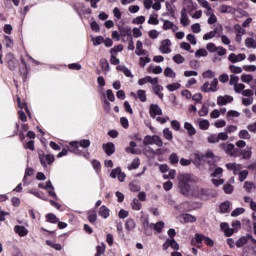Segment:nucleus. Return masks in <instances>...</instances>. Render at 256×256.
Masks as SVG:
<instances>
[{
	"mask_svg": "<svg viewBox=\"0 0 256 256\" xmlns=\"http://www.w3.org/2000/svg\"><path fill=\"white\" fill-rule=\"evenodd\" d=\"M245 47L247 49H256V40L253 37H248L245 40Z\"/></svg>",
	"mask_w": 256,
	"mask_h": 256,
	"instance_id": "obj_26",
	"label": "nucleus"
},
{
	"mask_svg": "<svg viewBox=\"0 0 256 256\" xmlns=\"http://www.w3.org/2000/svg\"><path fill=\"white\" fill-rule=\"evenodd\" d=\"M183 9H186V11H194L195 4L193 0H183Z\"/></svg>",
	"mask_w": 256,
	"mask_h": 256,
	"instance_id": "obj_28",
	"label": "nucleus"
},
{
	"mask_svg": "<svg viewBox=\"0 0 256 256\" xmlns=\"http://www.w3.org/2000/svg\"><path fill=\"white\" fill-rule=\"evenodd\" d=\"M211 177H223V168L217 167L215 168L214 172L211 174Z\"/></svg>",
	"mask_w": 256,
	"mask_h": 256,
	"instance_id": "obj_58",
	"label": "nucleus"
},
{
	"mask_svg": "<svg viewBox=\"0 0 256 256\" xmlns=\"http://www.w3.org/2000/svg\"><path fill=\"white\" fill-rule=\"evenodd\" d=\"M158 15L153 14L149 17L148 19V24L149 25H159V19H157Z\"/></svg>",
	"mask_w": 256,
	"mask_h": 256,
	"instance_id": "obj_49",
	"label": "nucleus"
},
{
	"mask_svg": "<svg viewBox=\"0 0 256 256\" xmlns=\"http://www.w3.org/2000/svg\"><path fill=\"white\" fill-rule=\"evenodd\" d=\"M34 174V170L32 168H26L24 178H23V183H27V178L32 177Z\"/></svg>",
	"mask_w": 256,
	"mask_h": 256,
	"instance_id": "obj_56",
	"label": "nucleus"
},
{
	"mask_svg": "<svg viewBox=\"0 0 256 256\" xmlns=\"http://www.w3.org/2000/svg\"><path fill=\"white\" fill-rule=\"evenodd\" d=\"M78 146L82 147V149H87L91 146V141L87 139H83L80 142L78 141Z\"/></svg>",
	"mask_w": 256,
	"mask_h": 256,
	"instance_id": "obj_54",
	"label": "nucleus"
},
{
	"mask_svg": "<svg viewBox=\"0 0 256 256\" xmlns=\"http://www.w3.org/2000/svg\"><path fill=\"white\" fill-rule=\"evenodd\" d=\"M234 31L236 33L235 41L241 43V41H243V35H245L247 31L239 24L234 25Z\"/></svg>",
	"mask_w": 256,
	"mask_h": 256,
	"instance_id": "obj_7",
	"label": "nucleus"
},
{
	"mask_svg": "<svg viewBox=\"0 0 256 256\" xmlns=\"http://www.w3.org/2000/svg\"><path fill=\"white\" fill-rule=\"evenodd\" d=\"M135 147H137V143H135L134 141H131L129 143V147L126 148V153H131L132 155H138L139 152H137V149H135Z\"/></svg>",
	"mask_w": 256,
	"mask_h": 256,
	"instance_id": "obj_30",
	"label": "nucleus"
},
{
	"mask_svg": "<svg viewBox=\"0 0 256 256\" xmlns=\"http://www.w3.org/2000/svg\"><path fill=\"white\" fill-rule=\"evenodd\" d=\"M218 135V141H229V134L227 132H220Z\"/></svg>",
	"mask_w": 256,
	"mask_h": 256,
	"instance_id": "obj_60",
	"label": "nucleus"
},
{
	"mask_svg": "<svg viewBox=\"0 0 256 256\" xmlns=\"http://www.w3.org/2000/svg\"><path fill=\"white\" fill-rule=\"evenodd\" d=\"M199 178L193 174H181L178 176V187L184 197H203L205 189L195 185Z\"/></svg>",
	"mask_w": 256,
	"mask_h": 256,
	"instance_id": "obj_1",
	"label": "nucleus"
},
{
	"mask_svg": "<svg viewBox=\"0 0 256 256\" xmlns=\"http://www.w3.org/2000/svg\"><path fill=\"white\" fill-rule=\"evenodd\" d=\"M31 195H34V197H37L38 199H42L43 201H47V198L43 195V192L37 190V189H30L28 191Z\"/></svg>",
	"mask_w": 256,
	"mask_h": 256,
	"instance_id": "obj_27",
	"label": "nucleus"
},
{
	"mask_svg": "<svg viewBox=\"0 0 256 256\" xmlns=\"http://www.w3.org/2000/svg\"><path fill=\"white\" fill-rule=\"evenodd\" d=\"M93 46L97 47V45H101L104 43L105 38L103 36H97L96 38H92Z\"/></svg>",
	"mask_w": 256,
	"mask_h": 256,
	"instance_id": "obj_53",
	"label": "nucleus"
},
{
	"mask_svg": "<svg viewBox=\"0 0 256 256\" xmlns=\"http://www.w3.org/2000/svg\"><path fill=\"white\" fill-rule=\"evenodd\" d=\"M226 169L232 171L234 175H239V172L243 170V165L231 162L226 164Z\"/></svg>",
	"mask_w": 256,
	"mask_h": 256,
	"instance_id": "obj_10",
	"label": "nucleus"
},
{
	"mask_svg": "<svg viewBox=\"0 0 256 256\" xmlns=\"http://www.w3.org/2000/svg\"><path fill=\"white\" fill-rule=\"evenodd\" d=\"M209 55V52L205 50V48H200L195 52L196 59H201V57H207Z\"/></svg>",
	"mask_w": 256,
	"mask_h": 256,
	"instance_id": "obj_36",
	"label": "nucleus"
},
{
	"mask_svg": "<svg viewBox=\"0 0 256 256\" xmlns=\"http://www.w3.org/2000/svg\"><path fill=\"white\" fill-rule=\"evenodd\" d=\"M152 89H153V92L155 93V95H157V97H159V99L163 100V97H164V95L162 93L163 86L158 85V86L153 87Z\"/></svg>",
	"mask_w": 256,
	"mask_h": 256,
	"instance_id": "obj_37",
	"label": "nucleus"
},
{
	"mask_svg": "<svg viewBox=\"0 0 256 256\" xmlns=\"http://www.w3.org/2000/svg\"><path fill=\"white\" fill-rule=\"evenodd\" d=\"M242 83H246L247 85H251V82L253 81V76L250 74H242L241 76Z\"/></svg>",
	"mask_w": 256,
	"mask_h": 256,
	"instance_id": "obj_42",
	"label": "nucleus"
},
{
	"mask_svg": "<svg viewBox=\"0 0 256 256\" xmlns=\"http://www.w3.org/2000/svg\"><path fill=\"white\" fill-rule=\"evenodd\" d=\"M137 97L138 99H140V101H142V103H145V101H147V94L145 90H138Z\"/></svg>",
	"mask_w": 256,
	"mask_h": 256,
	"instance_id": "obj_47",
	"label": "nucleus"
},
{
	"mask_svg": "<svg viewBox=\"0 0 256 256\" xmlns=\"http://www.w3.org/2000/svg\"><path fill=\"white\" fill-rule=\"evenodd\" d=\"M151 229H154L155 232L161 233L165 229V222L159 221L156 224L151 223Z\"/></svg>",
	"mask_w": 256,
	"mask_h": 256,
	"instance_id": "obj_23",
	"label": "nucleus"
},
{
	"mask_svg": "<svg viewBox=\"0 0 256 256\" xmlns=\"http://www.w3.org/2000/svg\"><path fill=\"white\" fill-rule=\"evenodd\" d=\"M46 219L48 223H59V218H57V216L53 213L47 214Z\"/></svg>",
	"mask_w": 256,
	"mask_h": 256,
	"instance_id": "obj_43",
	"label": "nucleus"
},
{
	"mask_svg": "<svg viewBox=\"0 0 256 256\" xmlns=\"http://www.w3.org/2000/svg\"><path fill=\"white\" fill-rule=\"evenodd\" d=\"M203 241H205V235L197 233L191 240V245H194L195 247H200L199 245H201Z\"/></svg>",
	"mask_w": 256,
	"mask_h": 256,
	"instance_id": "obj_16",
	"label": "nucleus"
},
{
	"mask_svg": "<svg viewBox=\"0 0 256 256\" xmlns=\"http://www.w3.org/2000/svg\"><path fill=\"white\" fill-rule=\"evenodd\" d=\"M219 13H230L231 15L235 14V8L229 5H221L218 8Z\"/></svg>",
	"mask_w": 256,
	"mask_h": 256,
	"instance_id": "obj_22",
	"label": "nucleus"
},
{
	"mask_svg": "<svg viewBox=\"0 0 256 256\" xmlns=\"http://www.w3.org/2000/svg\"><path fill=\"white\" fill-rule=\"evenodd\" d=\"M228 59L231 63H239L241 61H245L247 59V56L243 53H240L238 55H236L235 53H231Z\"/></svg>",
	"mask_w": 256,
	"mask_h": 256,
	"instance_id": "obj_11",
	"label": "nucleus"
},
{
	"mask_svg": "<svg viewBox=\"0 0 256 256\" xmlns=\"http://www.w3.org/2000/svg\"><path fill=\"white\" fill-rule=\"evenodd\" d=\"M220 149L226 153L229 157H239V153H241V150L239 148H235V144L225 142L221 143L219 145Z\"/></svg>",
	"mask_w": 256,
	"mask_h": 256,
	"instance_id": "obj_2",
	"label": "nucleus"
},
{
	"mask_svg": "<svg viewBox=\"0 0 256 256\" xmlns=\"http://www.w3.org/2000/svg\"><path fill=\"white\" fill-rule=\"evenodd\" d=\"M105 249H106V245H105V243L102 242L100 245H98L96 247V254H95V256L104 255L105 254Z\"/></svg>",
	"mask_w": 256,
	"mask_h": 256,
	"instance_id": "obj_39",
	"label": "nucleus"
},
{
	"mask_svg": "<svg viewBox=\"0 0 256 256\" xmlns=\"http://www.w3.org/2000/svg\"><path fill=\"white\" fill-rule=\"evenodd\" d=\"M38 187L40 189H45L46 191H48L50 197H53L57 201V194L55 193V188L53 187L51 181L46 182V184L39 183Z\"/></svg>",
	"mask_w": 256,
	"mask_h": 256,
	"instance_id": "obj_6",
	"label": "nucleus"
},
{
	"mask_svg": "<svg viewBox=\"0 0 256 256\" xmlns=\"http://www.w3.org/2000/svg\"><path fill=\"white\" fill-rule=\"evenodd\" d=\"M198 115H200V117H206V115H209V103H204L202 105V108L199 110Z\"/></svg>",
	"mask_w": 256,
	"mask_h": 256,
	"instance_id": "obj_31",
	"label": "nucleus"
},
{
	"mask_svg": "<svg viewBox=\"0 0 256 256\" xmlns=\"http://www.w3.org/2000/svg\"><path fill=\"white\" fill-rule=\"evenodd\" d=\"M229 69H230L231 73H235L236 75L243 73V68H241L239 66L230 65Z\"/></svg>",
	"mask_w": 256,
	"mask_h": 256,
	"instance_id": "obj_55",
	"label": "nucleus"
},
{
	"mask_svg": "<svg viewBox=\"0 0 256 256\" xmlns=\"http://www.w3.org/2000/svg\"><path fill=\"white\" fill-rule=\"evenodd\" d=\"M118 71H122L126 77H133V74L131 73V70L125 66H118Z\"/></svg>",
	"mask_w": 256,
	"mask_h": 256,
	"instance_id": "obj_44",
	"label": "nucleus"
},
{
	"mask_svg": "<svg viewBox=\"0 0 256 256\" xmlns=\"http://www.w3.org/2000/svg\"><path fill=\"white\" fill-rule=\"evenodd\" d=\"M98 214L100 215V217H102V219H109V215H111V210H109V208H107V206L102 205L99 208Z\"/></svg>",
	"mask_w": 256,
	"mask_h": 256,
	"instance_id": "obj_19",
	"label": "nucleus"
},
{
	"mask_svg": "<svg viewBox=\"0 0 256 256\" xmlns=\"http://www.w3.org/2000/svg\"><path fill=\"white\" fill-rule=\"evenodd\" d=\"M14 233L19 237H27V235H29V230L25 228V226L16 225L14 227Z\"/></svg>",
	"mask_w": 256,
	"mask_h": 256,
	"instance_id": "obj_14",
	"label": "nucleus"
},
{
	"mask_svg": "<svg viewBox=\"0 0 256 256\" xmlns=\"http://www.w3.org/2000/svg\"><path fill=\"white\" fill-rule=\"evenodd\" d=\"M184 129L187 131L189 137H193V135L197 134V130L195 129L193 124H191L189 122L184 123Z\"/></svg>",
	"mask_w": 256,
	"mask_h": 256,
	"instance_id": "obj_21",
	"label": "nucleus"
},
{
	"mask_svg": "<svg viewBox=\"0 0 256 256\" xmlns=\"http://www.w3.org/2000/svg\"><path fill=\"white\" fill-rule=\"evenodd\" d=\"M102 147L108 156H111L113 155V153H115V144H113V142H108L106 144H103Z\"/></svg>",
	"mask_w": 256,
	"mask_h": 256,
	"instance_id": "obj_17",
	"label": "nucleus"
},
{
	"mask_svg": "<svg viewBox=\"0 0 256 256\" xmlns=\"http://www.w3.org/2000/svg\"><path fill=\"white\" fill-rule=\"evenodd\" d=\"M238 137H239V139L249 140V139H251V134H249V131H247V130H241L238 133Z\"/></svg>",
	"mask_w": 256,
	"mask_h": 256,
	"instance_id": "obj_45",
	"label": "nucleus"
},
{
	"mask_svg": "<svg viewBox=\"0 0 256 256\" xmlns=\"http://www.w3.org/2000/svg\"><path fill=\"white\" fill-rule=\"evenodd\" d=\"M239 176V181L243 182L245 181V179H247V177L249 176V171L247 170H240L238 173Z\"/></svg>",
	"mask_w": 256,
	"mask_h": 256,
	"instance_id": "obj_57",
	"label": "nucleus"
},
{
	"mask_svg": "<svg viewBox=\"0 0 256 256\" xmlns=\"http://www.w3.org/2000/svg\"><path fill=\"white\" fill-rule=\"evenodd\" d=\"M68 151H70V153H74V155H83L85 159L89 158V153H83V150L80 149L79 141L70 142L68 146Z\"/></svg>",
	"mask_w": 256,
	"mask_h": 256,
	"instance_id": "obj_4",
	"label": "nucleus"
},
{
	"mask_svg": "<svg viewBox=\"0 0 256 256\" xmlns=\"http://www.w3.org/2000/svg\"><path fill=\"white\" fill-rule=\"evenodd\" d=\"M229 103H233V96L224 95V96L217 97V105H219V107L229 105Z\"/></svg>",
	"mask_w": 256,
	"mask_h": 256,
	"instance_id": "obj_9",
	"label": "nucleus"
},
{
	"mask_svg": "<svg viewBox=\"0 0 256 256\" xmlns=\"http://www.w3.org/2000/svg\"><path fill=\"white\" fill-rule=\"evenodd\" d=\"M173 61L174 63L181 65V63H185V57H183L181 54H176L173 57Z\"/></svg>",
	"mask_w": 256,
	"mask_h": 256,
	"instance_id": "obj_52",
	"label": "nucleus"
},
{
	"mask_svg": "<svg viewBox=\"0 0 256 256\" xmlns=\"http://www.w3.org/2000/svg\"><path fill=\"white\" fill-rule=\"evenodd\" d=\"M131 207L134 211H141V207H143V205L141 204L139 199L135 198L131 203Z\"/></svg>",
	"mask_w": 256,
	"mask_h": 256,
	"instance_id": "obj_38",
	"label": "nucleus"
},
{
	"mask_svg": "<svg viewBox=\"0 0 256 256\" xmlns=\"http://www.w3.org/2000/svg\"><path fill=\"white\" fill-rule=\"evenodd\" d=\"M220 228L224 231L226 237H231V235L234 233V229L229 228V224L227 222H222L220 224Z\"/></svg>",
	"mask_w": 256,
	"mask_h": 256,
	"instance_id": "obj_20",
	"label": "nucleus"
},
{
	"mask_svg": "<svg viewBox=\"0 0 256 256\" xmlns=\"http://www.w3.org/2000/svg\"><path fill=\"white\" fill-rule=\"evenodd\" d=\"M253 101H255L253 97H244L242 98V105L249 107V105H253Z\"/></svg>",
	"mask_w": 256,
	"mask_h": 256,
	"instance_id": "obj_48",
	"label": "nucleus"
},
{
	"mask_svg": "<svg viewBox=\"0 0 256 256\" xmlns=\"http://www.w3.org/2000/svg\"><path fill=\"white\" fill-rule=\"evenodd\" d=\"M159 51L163 55H168L169 53H171V40L169 39L163 40L160 43Z\"/></svg>",
	"mask_w": 256,
	"mask_h": 256,
	"instance_id": "obj_8",
	"label": "nucleus"
},
{
	"mask_svg": "<svg viewBox=\"0 0 256 256\" xmlns=\"http://www.w3.org/2000/svg\"><path fill=\"white\" fill-rule=\"evenodd\" d=\"M187 13H188L187 9L182 8L181 13H180V15H181L180 23L183 27L189 26V23H190L189 16H187Z\"/></svg>",
	"mask_w": 256,
	"mask_h": 256,
	"instance_id": "obj_15",
	"label": "nucleus"
},
{
	"mask_svg": "<svg viewBox=\"0 0 256 256\" xmlns=\"http://www.w3.org/2000/svg\"><path fill=\"white\" fill-rule=\"evenodd\" d=\"M198 125H199V129H201V131H207V129H209L211 124L209 123V120H207V119H200V120H198Z\"/></svg>",
	"mask_w": 256,
	"mask_h": 256,
	"instance_id": "obj_25",
	"label": "nucleus"
},
{
	"mask_svg": "<svg viewBox=\"0 0 256 256\" xmlns=\"http://www.w3.org/2000/svg\"><path fill=\"white\" fill-rule=\"evenodd\" d=\"M216 35H217V29L204 34L203 40L209 41V39H213Z\"/></svg>",
	"mask_w": 256,
	"mask_h": 256,
	"instance_id": "obj_46",
	"label": "nucleus"
},
{
	"mask_svg": "<svg viewBox=\"0 0 256 256\" xmlns=\"http://www.w3.org/2000/svg\"><path fill=\"white\" fill-rule=\"evenodd\" d=\"M166 89H168V91H170V92L177 91L178 89H181V84L172 83V84L167 85Z\"/></svg>",
	"mask_w": 256,
	"mask_h": 256,
	"instance_id": "obj_50",
	"label": "nucleus"
},
{
	"mask_svg": "<svg viewBox=\"0 0 256 256\" xmlns=\"http://www.w3.org/2000/svg\"><path fill=\"white\" fill-rule=\"evenodd\" d=\"M164 75L165 77H169L170 79H175L177 74H175V71H173V68L167 67L164 70Z\"/></svg>",
	"mask_w": 256,
	"mask_h": 256,
	"instance_id": "obj_41",
	"label": "nucleus"
},
{
	"mask_svg": "<svg viewBox=\"0 0 256 256\" xmlns=\"http://www.w3.org/2000/svg\"><path fill=\"white\" fill-rule=\"evenodd\" d=\"M208 143H219V136H218V134H211L208 137Z\"/></svg>",
	"mask_w": 256,
	"mask_h": 256,
	"instance_id": "obj_63",
	"label": "nucleus"
},
{
	"mask_svg": "<svg viewBox=\"0 0 256 256\" xmlns=\"http://www.w3.org/2000/svg\"><path fill=\"white\" fill-rule=\"evenodd\" d=\"M157 115H163V110L161 109V107H159V105L151 104L150 105V117H152V119H155L157 117Z\"/></svg>",
	"mask_w": 256,
	"mask_h": 256,
	"instance_id": "obj_12",
	"label": "nucleus"
},
{
	"mask_svg": "<svg viewBox=\"0 0 256 256\" xmlns=\"http://www.w3.org/2000/svg\"><path fill=\"white\" fill-rule=\"evenodd\" d=\"M144 145H156V147H163V139L158 135H146L143 140Z\"/></svg>",
	"mask_w": 256,
	"mask_h": 256,
	"instance_id": "obj_3",
	"label": "nucleus"
},
{
	"mask_svg": "<svg viewBox=\"0 0 256 256\" xmlns=\"http://www.w3.org/2000/svg\"><path fill=\"white\" fill-rule=\"evenodd\" d=\"M126 229L127 231H133L135 229V220L133 219H128L126 221Z\"/></svg>",
	"mask_w": 256,
	"mask_h": 256,
	"instance_id": "obj_51",
	"label": "nucleus"
},
{
	"mask_svg": "<svg viewBox=\"0 0 256 256\" xmlns=\"http://www.w3.org/2000/svg\"><path fill=\"white\" fill-rule=\"evenodd\" d=\"M141 165V160L139 158L134 159L130 165H128V170L133 171L134 169H138L139 166Z\"/></svg>",
	"mask_w": 256,
	"mask_h": 256,
	"instance_id": "obj_35",
	"label": "nucleus"
},
{
	"mask_svg": "<svg viewBox=\"0 0 256 256\" xmlns=\"http://www.w3.org/2000/svg\"><path fill=\"white\" fill-rule=\"evenodd\" d=\"M217 85H219V80H217V78H214L211 83L205 82L201 86V91H203V93H215V91H217Z\"/></svg>",
	"mask_w": 256,
	"mask_h": 256,
	"instance_id": "obj_5",
	"label": "nucleus"
},
{
	"mask_svg": "<svg viewBox=\"0 0 256 256\" xmlns=\"http://www.w3.org/2000/svg\"><path fill=\"white\" fill-rule=\"evenodd\" d=\"M182 219L184 223H195L197 221V218L191 214H183Z\"/></svg>",
	"mask_w": 256,
	"mask_h": 256,
	"instance_id": "obj_34",
	"label": "nucleus"
},
{
	"mask_svg": "<svg viewBox=\"0 0 256 256\" xmlns=\"http://www.w3.org/2000/svg\"><path fill=\"white\" fill-rule=\"evenodd\" d=\"M163 29L164 31H169V29H171L173 33L179 31V27L169 20H163Z\"/></svg>",
	"mask_w": 256,
	"mask_h": 256,
	"instance_id": "obj_13",
	"label": "nucleus"
},
{
	"mask_svg": "<svg viewBox=\"0 0 256 256\" xmlns=\"http://www.w3.org/2000/svg\"><path fill=\"white\" fill-rule=\"evenodd\" d=\"M231 207V202L226 201L220 205V211L221 213H229Z\"/></svg>",
	"mask_w": 256,
	"mask_h": 256,
	"instance_id": "obj_40",
	"label": "nucleus"
},
{
	"mask_svg": "<svg viewBox=\"0 0 256 256\" xmlns=\"http://www.w3.org/2000/svg\"><path fill=\"white\" fill-rule=\"evenodd\" d=\"M244 89H245V84L239 83V84L234 85L235 93H241L242 94Z\"/></svg>",
	"mask_w": 256,
	"mask_h": 256,
	"instance_id": "obj_61",
	"label": "nucleus"
},
{
	"mask_svg": "<svg viewBox=\"0 0 256 256\" xmlns=\"http://www.w3.org/2000/svg\"><path fill=\"white\" fill-rule=\"evenodd\" d=\"M121 51H123V45H117L114 46L111 50H110V54L111 55H117V53H121Z\"/></svg>",
	"mask_w": 256,
	"mask_h": 256,
	"instance_id": "obj_59",
	"label": "nucleus"
},
{
	"mask_svg": "<svg viewBox=\"0 0 256 256\" xmlns=\"http://www.w3.org/2000/svg\"><path fill=\"white\" fill-rule=\"evenodd\" d=\"M241 113L237 112L236 110H230L227 112V118L228 119H233L235 117H239Z\"/></svg>",
	"mask_w": 256,
	"mask_h": 256,
	"instance_id": "obj_62",
	"label": "nucleus"
},
{
	"mask_svg": "<svg viewBox=\"0 0 256 256\" xmlns=\"http://www.w3.org/2000/svg\"><path fill=\"white\" fill-rule=\"evenodd\" d=\"M191 31L198 34L201 32V24L195 23L191 25Z\"/></svg>",
	"mask_w": 256,
	"mask_h": 256,
	"instance_id": "obj_64",
	"label": "nucleus"
},
{
	"mask_svg": "<svg viewBox=\"0 0 256 256\" xmlns=\"http://www.w3.org/2000/svg\"><path fill=\"white\" fill-rule=\"evenodd\" d=\"M163 137L166 141H173V132L169 128H164Z\"/></svg>",
	"mask_w": 256,
	"mask_h": 256,
	"instance_id": "obj_33",
	"label": "nucleus"
},
{
	"mask_svg": "<svg viewBox=\"0 0 256 256\" xmlns=\"http://www.w3.org/2000/svg\"><path fill=\"white\" fill-rule=\"evenodd\" d=\"M142 225H143L145 235H148V236L153 235V232H151V230H149V229H151V223H149V219H145L143 221Z\"/></svg>",
	"mask_w": 256,
	"mask_h": 256,
	"instance_id": "obj_29",
	"label": "nucleus"
},
{
	"mask_svg": "<svg viewBox=\"0 0 256 256\" xmlns=\"http://www.w3.org/2000/svg\"><path fill=\"white\" fill-rule=\"evenodd\" d=\"M88 221L89 223H95L97 221V211L94 209L88 211Z\"/></svg>",
	"mask_w": 256,
	"mask_h": 256,
	"instance_id": "obj_32",
	"label": "nucleus"
},
{
	"mask_svg": "<svg viewBox=\"0 0 256 256\" xmlns=\"http://www.w3.org/2000/svg\"><path fill=\"white\" fill-rule=\"evenodd\" d=\"M249 239L253 241V239L255 238L249 234L246 236H243L239 240H237L236 247L240 248V247H243L244 245H247V242L249 241Z\"/></svg>",
	"mask_w": 256,
	"mask_h": 256,
	"instance_id": "obj_18",
	"label": "nucleus"
},
{
	"mask_svg": "<svg viewBox=\"0 0 256 256\" xmlns=\"http://www.w3.org/2000/svg\"><path fill=\"white\" fill-rule=\"evenodd\" d=\"M239 155H242V159H251V155H253L252 148L247 146L246 149L239 153Z\"/></svg>",
	"mask_w": 256,
	"mask_h": 256,
	"instance_id": "obj_24",
	"label": "nucleus"
}]
</instances>
